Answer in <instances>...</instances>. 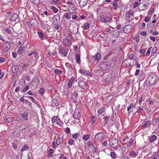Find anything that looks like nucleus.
<instances>
[{
	"instance_id": "nucleus-1",
	"label": "nucleus",
	"mask_w": 159,
	"mask_h": 159,
	"mask_svg": "<svg viewBox=\"0 0 159 159\" xmlns=\"http://www.w3.org/2000/svg\"><path fill=\"white\" fill-rule=\"evenodd\" d=\"M147 80L150 85H153L157 82V77L155 74H152L148 76Z\"/></svg>"
},
{
	"instance_id": "nucleus-2",
	"label": "nucleus",
	"mask_w": 159,
	"mask_h": 159,
	"mask_svg": "<svg viewBox=\"0 0 159 159\" xmlns=\"http://www.w3.org/2000/svg\"><path fill=\"white\" fill-rule=\"evenodd\" d=\"M104 137V135L102 132H99L94 137L95 141L100 142L103 140Z\"/></svg>"
},
{
	"instance_id": "nucleus-3",
	"label": "nucleus",
	"mask_w": 159,
	"mask_h": 159,
	"mask_svg": "<svg viewBox=\"0 0 159 159\" xmlns=\"http://www.w3.org/2000/svg\"><path fill=\"white\" fill-rule=\"evenodd\" d=\"M67 50H68L62 46H59L58 48L59 52L61 55L63 54L65 57L67 56Z\"/></svg>"
},
{
	"instance_id": "nucleus-4",
	"label": "nucleus",
	"mask_w": 159,
	"mask_h": 159,
	"mask_svg": "<svg viewBox=\"0 0 159 159\" xmlns=\"http://www.w3.org/2000/svg\"><path fill=\"white\" fill-rule=\"evenodd\" d=\"M100 19L101 21L104 22H108L111 20V18L106 15H101Z\"/></svg>"
},
{
	"instance_id": "nucleus-5",
	"label": "nucleus",
	"mask_w": 159,
	"mask_h": 159,
	"mask_svg": "<svg viewBox=\"0 0 159 159\" xmlns=\"http://www.w3.org/2000/svg\"><path fill=\"white\" fill-rule=\"evenodd\" d=\"M39 84V80L38 79L37 77H34L30 85L33 86L34 89L37 88L38 85Z\"/></svg>"
},
{
	"instance_id": "nucleus-6",
	"label": "nucleus",
	"mask_w": 159,
	"mask_h": 159,
	"mask_svg": "<svg viewBox=\"0 0 159 159\" xmlns=\"http://www.w3.org/2000/svg\"><path fill=\"white\" fill-rule=\"evenodd\" d=\"M118 143L117 140L114 138H112L110 143V146L113 148H115L118 146Z\"/></svg>"
},
{
	"instance_id": "nucleus-7",
	"label": "nucleus",
	"mask_w": 159,
	"mask_h": 159,
	"mask_svg": "<svg viewBox=\"0 0 159 159\" xmlns=\"http://www.w3.org/2000/svg\"><path fill=\"white\" fill-rule=\"evenodd\" d=\"M53 23L56 25L60 22V17L59 15L57 14L55 15L52 19Z\"/></svg>"
},
{
	"instance_id": "nucleus-8",
	"label": "nucleus",
	"mask_w": 159,
	"mask_h": 159,
	"mask_svg": "<svg viewBox=\"0 0 159 159\" xmlns=\"http://www.w3.org/2000/svg\"><path fill=\"white\" fill-rule=\"evenodd\" d=\"M11 45L7 42H5L3 44V48L4 52H7L10 48Z\"/></svg>"
},
{
	"instance_id": "nucleus-9",
	"label": "nucleus",
	"mask_w": 159,
	"mask_h": 159,
	"mask_svg": "<svg viewBox=\"0 0 159 159\" xmlns=\"http://www.w3.org/2000/svg\"><path fill=\"white\" fill-rule=\"evenodd\" d=\"M132 29V26L130 25H126L124 28L123 31L125 33H128Z\"/></svg>"
},
{
	"instance_id": "nucleus-10",
	"label": "nucleus",
	"mask_w": 159,
	"mask_h": 159,
	"mask_svg": "<svg viewBox=\"0 0 159 159\" xmlns=\"http://www.w3.org/2000/svg\"><path fill=\"white\" fill-rule=\"evenodd\" d=\"M48 54L50 56L53 55L55 56L57 55V52L56 51L55 48H53L51 49L50 50L48 51Z\"/></svg>"
},
{
	"instance_id": "nucleus-11",
	"label": "nucleus",
	"mask_w": 159,
	"mask_h": 159,
	"mask_svg": "<svg viewBox=\"0 0 159 159\" xmlns=\"http://www.w3.org/2000/svg\"><path fill=\"white\" fill-rule=\"evenodd\" d=\"M38 21L35 19H32L30 21V24L31 26H37L38 25Z\"/></svg>"
},
{
	"instance_id": "nucleus-12",
	"label": "nucleus",
	"mask_w": 159,
	"mask_h": 159,
	"mask_svg": "<svg viewBox=\"0 0 159 159\" xmlns=\"http://www.w3.org/2000/svg\"><path fill=\"white\" fill-rule=\"evenodd\" d=\"M139 6L140 9H139V11H144L148 8V6L145 4H140Z\"/></svg>"
},
{
	"instance_id": "nucleus-13",
	"label": "nucleus",
	"mask_w": 159,
	"mask_h": 159,
	"mask_svg": "<svg viewBox=\"0 0 159 159\" xmlns=\"http://www.w3.org/2000/svg\"><path fill=\"white\" fill-rule=\"evenodd\" d=\"M64 43L66 46L69 47L71 44V42L69 39H64L63 41Z\"/></svg>"
},
{
	"instance_id": "nucleus-14",
	"label": "nucleus",
	"mask_w": 159,
	"mask_h": 159,
	"mask_svg": "<svg viewBox=\"0 0 159 159\" xmlns=\"http://www.w3.org/2000/svg\"><path fill=\"white\" fill-rule=\"evenodd\" d=\"M78 85L82 89H85L86 88V84L83 81H81L79 82Z\"/></svg>"
},
{
	"instance_id": "nucleus-15",
	"label": "nucleus",
	"mask_w": 159,
	"mask_h": 159,
	"mask_svg": "<svg viewBox=\"0 0 159 159\" xmlns=\"http://www.w3.org/2000/svg\"><path fill=\"white\" fill-rule=\"evenodd\" d=\"M79 26L77 23L75 24L74 25L73 27V29L72 30L74 34H76L78 33V31Z\"/></svg>"
},
{
	"instance_id": "nucleus-16",
	"label": "nucleus",
	"mask_w": 159,
	"mask_h": 159,
	"mask_svg": "<svg viewBox=\"0 0 159 159\" xmlns=\"http://www.w3.org/2000/svg\"><path fill=\"white\" fill-rule=\"evenodd\" d=\"M80 116H81L79 112H77L75 111L74 112L73 117L75 119L79 120L80 118Z\"/></svg>"
},
{
	"instance_id": "nucleus-17",
	"label": "nucleus",
	"mask_w": 159,
	"mask_h": 159,
	"mask_svg": "<svg viewBox=\"0 0 159 159\" xmlns=\"http://www.w3.org/2000/svg\"><path fill=\"white\" fill-rule=\"evenodd\" d=\"M108 64L107 62H103L101 63L100 65L101 68L102 69H106L108 68Z\"/></svg>"
},
{
	"instance_id": "nucleus-18",
	"label": "nucleus",
	"mask_w": 159,
	"mask_h": 159,
	"mask_svg": "<svg viewBox=\"0 0 159 159\" xmlns=\"http://www.w3.org/2000/svg\"><path fill=\"white\" fill-rule=\"evenodd\" d=\"M87 2V0H80L79 4L80 7H84L86 4Z\"/></svg>"
},
{
	"instance_id": "nucleus-19",
	"label": "nucleus",
	"mask_w": 159,
	"mask_h": 159,
	"mask_svg": "<svg viewBox=\"0 0 159 159\" xmlns=\"http://www.w3.org/2000/svg\"><path fill=\"white\" fill-rule=\"evenodd\" d=\"M19 70V67L17 65L13 66L12 68V70L13 73H16Z\"/></svg>"
},
{
	"instance_id": "nucleus-20",
	"label": "nucleus",
	"mask_w": 159,
	"mask_h": 159,
	"mask_svg": "<svg viewBox=\"0 0 159 159\" xmlns=\"http://www.w3.org/2000/svg\"><path fill=\"white\" fill-rule=\"evenodd\" d=\"M93 57L97 61H99L100 60L101 58L100 54L99 53H97L93 56Z\"/></svg>"
},
{
	"instance_id": "nucleus-21",
	"label": "nucleus",
	"mask_w": 159,
	"mask_h": 159,
	"mask_svg": "<svg viewBox=\"0 0 159 159\" xmlns=\"http://www.w3.org/2000/svg\"><path fill=\"white\" fill-rule=\"evenodd\" d=\"M18 15L17 14H14L10 18V20L11 21H14L17 18Z\"/></svg>"
},
{
	"instance_id": "nucleus-22",
	"label": "nucleus",
	"mask_w": 159,
	"mask_h": 159,
	"mask_svg": "<svg viewBox=\"0 0 159 159\" xmlns=\"http://www.w3.org/2000/svg\"><path fill=\"white\" fill-rule=\"evenodd\" d=\"M64 18H65L67 20H68L70 18V16H69L68 13H66L63 16V18L64 19Z\"/></svg>"
},
{
	"instance_id": "nucleus-23",
	"label": "nucleus",
	"mask_w": 159,
	"mask_h": 159,
	"mask_svg": "<svg viewBox=\"0 0 159 159\" xmlns=\"http://www.w3.org/2000/svg\"><path fill=\"white\" fill-rule=\"evenodd\" d=\"M73 77L71 78L70 80L69 81L68 84V87L69 88H70L72 86V83L73 82Z\"/></svg>"
},
{
	"instance_id": "nucleus-24",
	"label": "nucleus",
	"mask_w": 159,
	"mask_h": 159,
	"mask_svg": "<svg viewBox=\"0 0 159 159\" xmlns=\"http://www.w3.org/2000/svg\"><path fill=\"white\" fill-rule=\"evenodd\" d=\"M134 139L132 138H131L129 139V141L128 143V145L129 147H130L134 143Z\"/></svg>"
},
{
	"instance_id": "nucleus-25",
	"label": "nucleus",
	"mask_w": 159,
	"mask_h": 159,
	"mask_svg": "<svg viewBox=\"0 0 159 159\" xmlns=\"http://www.w3.org/2000/svg\"><path fill=\"white\" fill-rule=\"evenodd\" d=\"M22 116L24 118L25 120H28V114L27 113H25L23 114H21Z\"/></svg>"
},
{
	"instance_id": "nucleus-26",
	"label": "nucleus",
	"mask_w": 159,
	"mask_h": 159,
	"mask_svg": "<svg viewBox=\"0 0 159 159\" xmlns=\"http://www.w3.org/2000/svg\"><path fill=\"white\" fill-rule=\"evenodd\" d=\"M71 97L72 99V100L75 103H77V100L76 98V97L75 95L72 94L71 95Z\"/></svg>"
},
{
	"instance_id": "nucleus-27",
	"label": "nucleus",
	"mask_w": 159,
	"mask_h": 159,
	"mask_svg": "<svg viewBox=\"0 0 159 159\" xmlns=\"http://www.w3.org/2000/svg\"><path fill=\"white\" fill-rule=\"evenodd\" d=\"M83 74H86L87 75L90 76H92V74L89 71H88L87 70H84V71H83Z\"/></svg>"
},
{
	"instance_id": "nucleus-28",
	"label": "nucleus",
	"mask_w": 159,
	"mask_h": 159,
	"mask_svg": "<svg viewBox=\"0 0 159 159\" xmlns=\"http://www.w3.org/2000/svg\"><path fill=\"white\" fill-rule=\"evenodd\" d=\"M156 138L157 136L155 135H154L150 137V140L151 142H153L156 139Z\"/></svg>"
},
{
	"instance_id": "nucleus-29",
	"label": "nucleus",
	"mask_w": 159,
	"mask_h": 159,
	"mask_svg": "<svg viewBox=\"0 0 159 159\" xmlns=\"http://www.w3.org/2000/svg\"><path fill=\"white\" fill-rule=\"evenodd\" d=\"M50 3L52 4H60L61 2L60 0H52L51 1Z\"/></svg>"
},
{
	"instance_id": "nucleus-30",
	"label": "nucleus",
	"mask_w": 159,
	"mask_h": 159,
	"mask_svg": "<svg viewBox=\"0 0 159 159\" xmlns=\"http://www.w3.org/2000/svg\"><path fill=\"white\" fill-rule=\"evenodd\" d=\"M29 148V147L26 144H25L23 146V147L21 149V151L22 152L25 151L27 149H28Z\"/></svg>"
},
{
	"instance_id": "nucleus-31",
	"label": "nucleus",
	"mask_w": 159,
	"mask_h": 159,
	"mask_svg": "<svg viewBox=\"0 0 159 159\" xmlns=\"http://www.w3.org/2000/svg\"><path fill=\"white\" fill-rule=\"evenodd\" d=\"M51 9H52L54 13H56L58 12V9L56 7L54 6H52L50 8Z\"/></svg>"
},
{
	"instance_id": "nucleus-32",
	"label": "nucleus",
	"mask_w": 159,
	"mask_h": 159,
	"mask_svg": "<svg viewBox=\"0 0 159 159\" xmlns=\"http://www.w3.org/2000/svg\"><path fill=\"white\" fill-rule=\"evenodd\" d=\"M90 135L88 134H85L83 136V139L86 141L88 140L89 139Z\"/></svg>"
},
{
	"instance_id": "nucleus-33",
	"label": "nucleus",
	"mask_w": 159,
	"mask_h": 159,
	"mask_svg": "<svg viewBox=\"0 0 159 159\" xmlns=\"http://www.w3.org/2000/svg\"><path fill=\"white\" fill-rule=\"evenodd\" d=\"M76 60L77 63H79L80 61V56L78 54H77L76 57Z\"/></svg>"
},
{
	"instance_id": "nucleus-34",
	"label": "nucleus",
	"mask_w": 159,
	"mask_h": 159,
	"mask_svg": "<svg viewBox=\"0 0 159 159\" xmlns=\"http://www.w3.org/2000/svg\"><path fill=\"white\" fill-rule=\"evenodd\" d=\"M112 5L113 6V8L115 10L117 9L118 7L117 3L116 2H112Z\"/></svg>"
},
{
	"instance_id": "nucleus-35",
	"label": "nucleus",
	"mask_w": 159,
	"mask_h": 159,
	"mask_svg": "<svg viewBox=\"0 0 159 159\" xmlns=\"http://www.w3.org/2000/svg\"><path fill=\"white\" fill-rule=\"evenodd\" d=\"M53 152V150L51 148H50L48 151V155L49 157H51L52 156V154Z\"/></svg>"
},
{
	"instance_id": "nucleus-36",
	"label": "nucleus",
	"mask_w": 159,
	"mask_h": 159,
	"mask_svg": "<svg viewBox=\"0 0 159 159\" xmlns=\"http://www.w3.org/2000/svg\"><path fill=\"white\" fill-rule=\"evenodd\" d=\"M61 138L59 136L58 137L56 141V144L59 145L61 142Z\"/></svg>"
},
{
	"instance_id": "nucleus-37",
	"label": "nucleus",
	"mask_w": 159,
	"mask_h": 159,
	"mask_svg": "<svg viewBox=\"0 0 159 159\" xmlns=\"http://www.w3.org/2000/svg\"><path fill=\"white\" fill-rule=\"evenodd\" d=\"M39 93L40 95L43 96L44 93V89L43 88H41L39 91Z\"/></svg>"
},
{
	"instance_id": "nucleus-38",
	"label": "nucleus",
	"mask_w": 159,
	"mask_h": 159,
	"mask_svg": "<svg viewBox=\"0 0 159 159\" xmlns=\"http://www.w3.org/2000/svg\"><path fill=\"white\" fill-rule=\"evenodd\" d=\"M157 47H154L152 49V53L155 54L157 52Z\"/></svg>"
},
{
	"instance_id": "nucleus-39",
	"label": "nucleus",
	"mask_w": 159,
	"mask_h": 159,
	"mask_svg": "<svg viewBox=\"0 0 159 159\" xmlns=\"http://www.w3.org/2000/svg\"><path fill=\"white\" fill-rule=\"evenodd\" d=\"M89 23H86L85 24H84V28L86 30L88 29L89 28Z\"/></svg>"
},
{
	"instance_id": "nucleus-40",
	"label": "nucleus",
	"mask_w": 159,
	"mask_h": 159,
	"mask_svg": "<svg viewBox=\"0 0 159 159\" xmlns=\"http://www.w3.org/2000/svg\"><path fill=\"white\" fill-rule=\"evenodd\" d=\"M55 73L57 74H61L62 73V71L58 69H55L54 70Z\"/></svg>"
},
{
	"instance_id": "nucleus-41",
	"label": "nucleus",
	"mask_w": 159,
	"mask_h": 159,
	"mask_svg": "<svg viewBox=\"0 0 159 159\" xmlns=\"http://www.w3.org/2000/svg\"><path fill=\"white\" fill-rule=\"evenodd\" d=\"M29 89V86L27 85L25 86V87L22 90V92L25 93L26 92L27 90H28Z\"/></svg>"
},
{
	"instance_id": "nucleus-42",
	"label": "nucleus",
	"mask_w": 159,
	"mask_h": 159,
	"mask_svg": "<svg viewBox=\"0 0 159 159\" xmlns=\"http://www.w3.org/2000/svg\"><path fill=\"white\" fill-rule=\"evenodd\" d=\"M38 34L40 39H43L44 35L43 33L40 32H38Z\"/></svg>"
},
{
	"instance_id": "nucleus-43",
	"label": "nucleus",
	"mask_w": 159,
	"mask_h": 159,
	"mask_svg": "<svg viewBox=\"0 0 159 159\" xmlns=\"http://www.w3.org/2000/svg\"><path fill=\"white\" fill-rule=\"evenodd\" d=\"M130 155L131 156H134V157H136L137 155V153L136 152H134V151H131L130 152Z\"/></svg>"
},
{
	"instance_id": "nucleus-44",
	"label": "nucleus",
	"mask_w": 159,
	"mask_h": 159,
	"mask_svg": "<svg viewBox=\"0 0 159 159\" xmlns=\"http://www.w3.org/2000/svg\"><path fill=\"white\" fill-rule=\"evenodd\" d=\"M104 109L103 107H101L100 108L98 111V113L101 114L104 111Z\"/></svg>"
},
{
	"instance_id": "nucleus-45",
	"label": "nucleus",
	"mask_w": 159,
	"mask_h": 159,
	"mask_svg": "<svg viewBox=\"0 0 159 159\" xmlns=\"http://www.w3.org/2000/svg\"><path fill=\"white\" fill-rule=\"evenodd\" d=\"M58 104V101L57 100L54 99L52 100V104L53 106H55L56 105H57Z\"/></svg>"
},
{
	"instance_id": "nucleus-46",
	"label": "nucleus",
	"mask_w": 159,
	"mask_h": 159,
	"mask_svg": "<svg viewBox=\"0 0 159 159\" xmlns=\"http://www.w3.org/2000/svg\"><path fill=\"white\" fill-rule=\"evenodd\" d=\"M6 120L7 121L8 123L11 122L13 120L11 118V117H8L7 118H6Z\"/></svg>"
},
{
	"instance_id": "nucleus-47",
	"label": "nucleus",
	"mask_w": 159,
	"mask_h": 159,
	"mask_svg": "<svg viewBox=\"0 0 159 159\" xmlns=\"http://www.w3.org/2000/svg\"><path fill=\"white\" fill-rule=\"evenodd\" d=\"M28 56H35L37 55V53L36 52H32L31 53H29L28 54Z\"/></svg>"
},
{
	"instance_id": "nucleus-48",
	"label": "nucleus",
	"mask_w": 159,
	"mask_h": 159,
	"mask_svg": "<svg viewBox=\"0 0 159 159\" xmlns=\"http://www.w3.org/2000/svg\"><path fill=\"white\" fill-rule=\"evenodd\" d=\"M6 32L9 34H11L12 33L11 30L9 28H6L5 29Z\"/></svg>"
},
{
	"instance_id": "nucleus-49",
	"label": "nucleus",
	"mask_w": 159,
	"mask_h": 159,
	"mask_svg": "<svg viewBox=\"0 0 159 159\" xmlns=\"http://www.w3.org/2000/svg\"><path fill=\"white\" fill-rule=\"evenodd\" d=\"M22 46H20V47L18 48V52L19 53V54H21L22 52H23V47H21Z\"/></svg>"
},
{
	"instance_id": "nucleus-50",
	"label": "nucleus",
	"mask_w": 159,
	"mask_h": 159,
	"mask_svg": "<svg viewBox=\"0 0 159 159\" xmlns=\"http://www.w3.org/2000/svg\"><path fill=\"white\" fill-rule=\"evenodd\" d=\"M29 97L31 100V101L33 103H34L35 104H37V102L36 101V100L33 98V97H32V96H29Z\"/></svg>"
},
{
	"instance_id": "nucleus-51",
	"label": "nucleus",
	"mask_w": 159,
	"mask_h": 159,
	"mask_svg": "<svg viewBox=\"0 0 159 159\" xmlns=\"http://www.w3.org/2000/svg\"><path fill=\"white\" fill-rule=\"evenodd\" d=\"M111 157L114 159L116 157V155L115 153L114 152H111L110 154Z\"/></svg>"
},
{
	"instance_id": "nucleus-52",
	"label": "nucleus",
	"mask_w": 159,
	"mask_h": 159,
	"mask_svg": "<svg viewBox=\"0 0 159 159\" xmlns=\"http://www.w3.org/2000/svg\"><path fill=\"white\" fill-rule=\"evenodd\" d=\"M74 140L73 139H70L68 141V143L70 145H72L74 143Z\"/></svg>"
},
{
	"instance_id": "nucleus-53",
	"label": "nucleus",
	"mask_w": 159,
	"mask_h": 159,
	"mask_svg": "<svg viewBox=\"0 0 159 159\" xmlns=\"http://www.w3.org/2000/svg\"><path fill=\"white\" fill-rule=\"evenodd\" d=\"M109 118V116H106L104 117L105 123V124H107V121L108 120Z\"/></svg>"
},
{
	"instance_id": "nucleus-54",
	"label": "nucleus",
	"mask_w": 159,
	"mask_h": 159,
	"mask_svg": "<svg viewBox=\"0 0 159 159\" xmlns=\"http://www.w3.org/2000/svg\"><path fill=\"white\" fill-rule=\"evenodd\" d=\"M153 159H159V156L157 154H155L153 155Z\"/></svg>"
},
{
	"instance_id": "nucleus-55",
	"label": "nucleus",
	"mask_w": 159,
	"mask_h": 159,
	"mask_svg": "<svg viewBox=\"0 0 159 159\" xmlns=\"http://www.w3.org/2000/svg\"><path fill=\"white\" fill-rule=\"evenodd\" d=\"M150 123V121L149 120L147 121L143 125L144 126H148Z\"/></svg>"
},
{
	"instance_id": "nucleus-56",
	"label": "nucleus",
	"mask_w": 159,
	"mask_h": 159,
	"mask_svg": "<svg viewBox=\"0 0 159 159\" xmlns=\"http://www.w3.org/2000/svg\"><path fill=\"white\" fill-rule=\"evenodd\" d=\"M68 65L67 66L69 69L70 71L73 70V67L69 63H68Z\"/></svg>"
},
{
	"instance_id": "nucleus-57",
	"label": "nucleus",
	"mask_w": 159,
	"mask_h": 159,
	"mask_svg": "<svg viewBox=\"0 0 159 159\" xmlns=\"http://www.w3.org/2000/svg\"><path fill=\"white\" fill-rule=\"evenodd\" d=\"M65 132L66 133H67V134H70V129H69V128H68V127H66V129H65Z\"/></svg>"
},
{
	"instance_id": "nucleus-58",
	"label": "nucleus",
	"mask_w": 159,
	"mask_h": 159,
	"mask_svg": "<svg viewBox=\"0 0 159 159\" xmlns=\"http://www.w3.org/2000/svg\"><path fill=\"white\" fill-rule=\"evenodd\" d=\"M78 134L77 133H76L75 134H73L72 137L74 139H76L78 137Z\"/></svg>"
},
{
	"instance_id": "nucleus-59",
	"label": "nucleus",
	"mask_w": 159,
	"mask_h": 159,
	"mask_svg": "<svg viewBox=\"0 0 159 159\" xmlns=\"http://www.w3.org/2000/svg\"><path fill=\"white\" fill-rule=\"evenodd\" d=\"M133 103L130 104L129 107H128L127 108V111H129V110L133 107Z\"/></svg>"
},
{
	"instance_id": "nucleus-60",
	"label": "nucleus",
	"mask_w": 159,
	"mask_h": 159,
	"mask_svg": "<svg viewBox=\"0 0 159 159\" xmlns=\"http://www.w3.org/2000/svg\"><path fill=\"white\" fill-rule=\"evenodd\" d=\"M150 39L151 40H152L153 42H155L156 41V38L154 36H151L150 37Z\"/></svg>"
},
{
	"instance_id": "nucleus-61",
	"label": "nucleus",
	"mask_w": 159,
	"mask_h": 159,
	"mask_svg": "<svg viewBox=\"0 0 159 159\" xmlns=\"http://www.w3.org/2000/svg\"><path fill=\"white\" fill-rule=\"evenodd\" d=\"M60 159H66V157L64 156L63 154H61Z\"/></svg>"
},
{
	"instance_id": "nucleus-62",
	"label": "nucleus",
	"mask_w": 159,
	"mask_h": 159,
	"mask_svg": "<svg viewBox=\"0 0 159 159\" xmlns=\"http://www.w3.org/2000/svg\"><path fill=\"white\" fill-rule=\"evenodd\" d=\"M57 124L59 125H61L62 124V122L61 121V120L59 119H58L57 120Z\"/></svg>"
},
{
	"instance_id": "nucleus-63",
	"label": "nucleus",
	"mask_w": 159,
	"mask_h": 159,
	"mask_svg": "<svg viewBox=\"0 0 159 159\" xmlns=\"http://www.w3.org/2000/svg\"><path fill=\"white\" fill-rule=\"evenodd\" d=\"M134 57V55L133 54H130L129 56V58L131 60L133 59V58Z\"/></svg>"
},
{
	"instance_id": "nucleus-64",
	"label": "nucleus",
	"mask_w": 159,
	"mask_h": 159,
	"mask_svg": "<svg viewBox=\"0 0 159 159\" xmlns=\"http://www.w3.org/2000/svg\"><path fill=\"white\" fill-rule=\"evenodd\" d=\"M72 35L70 33H68L67 39H69L70 40V39H72Z\"/></svg>"
}]
</instances>
